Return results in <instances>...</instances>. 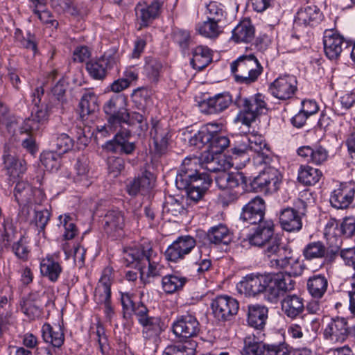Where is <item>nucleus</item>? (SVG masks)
Instances as JSON below:
<instances>
[{"instance_id": "nucleus-1", "label": "nucleus", "mask_w": 355, "mask_h": 355, "mask_svg": "<svg viewBox=\"0 0 355 355\" xmlns=\"http://www.w3.org/2000/svg\"><path fill=\"white\" fill-rule=\"evenodd\" d=\"M295 282L288 277L269 273H251L236 284V289L245 297H256L261 294L270 303L276 304L281 295L294 289Z\"/></svg>"}, {"instance_id": "nucleus-2", "label": "nucleus", "mask_w": 355, "mask_h": 355, "mask_svg": "<svg viewBox=\"0 0 355 355\" xmlns=\"http://www.w3.org/2000/svg\"><path fill=\"white\" fill-rule=\"evenodd\" d=\"M124 262L127 266L136 263L139 266L141 279L156 278L165 275L166 270L160 263L161 256L148 242H144L134 248H125L123 250Z\"/></svg>"}, {"instance_id": "nucleus-3", "label": "nucleus", "mask_w": 355, "mask_h": 355, "mask_svg": "<svg viewBox=\"0 0 355 355\" xmlns=\"http://www.w3.org/2000/svg\"><path fill=\"white\" fill-rule=\"evenodd\" d=\"M220 130L217 123H207L190 138L189 144L198 149L205 147L207 153L219 155L230 145L228 137L220 133Z\"/></svg>"}, {"instance_id": "nucleus-4", "label": "nucleus", "mask_w": 355, "mask_h": 355, "mask_svg": "<svg viewBox=\"0 0 355 355\" xmlns=\"http://www.w3.org/2000/svg\"><path fill=\"white\" fill-rule=\"evenodd\" d=\"M234 80L239 84L250 85L257 81L263 68L253 53L243 54L230 64Z\"/></svg>"}, {"instance_id": "nucleus-5", "label": "nucleus", "mask_w": 355, "mask_h": 355, "mask_svg": "<svg viewBox=\"0 0 355 355\" xmlns=\"http://www.w3.org/2000/svg\"><path fill=\"white\" fill-rule=\"evenodd\" d=\"M234 104L239 109V116L242 123L247 125H250L267 110L265 96L260 93L249 97L239 95L234 100Z\"/></svg>"}, {"instance_id": "nucleus-6", "label": "nucleus", "mask_w": 355, "mask_h": 355, "mask_svg": "<svg viewBox=\"0 0 355 355\" xmlns=\"http://www.w3.org/2000/svg\"><path fill=\"white\" fill-rule=\"evenodd\" d=\"M281 175L279 171L274 167H267L253 180H250L246 191L272 193L279 189Z\"/></svg>"}, {"instance_id": "nucleus-7", "label": "nucleus", "mask_w": 355, "mask_h": 355, "mask_svg": "<svg viewBox=\"0 0 355 355\" xmlns=\"http://www.w3.org/2000/svg\"><path fill=\"white\" fill-rule=\"evenodd\" d=\"M355 338V324L349 326L345 318H331L324 330V337L331 343H343L348 337Z\"/></svg>"}, {"instance_id": "nucleus-8", "label": "nucleus", "mask_w": 355, "mask_h": 355, "mask_svg": "<svg viewBox=\"0 0 355 355\" xmlns=\"http://www.w3.org/2000/svg\"><path fill=\"white\" fill-rule=\"evenodd\" d=\"M103 111L110 123L121 125L123 123H128L129 112L126 108V98L122 95L111 97L104 104Z\"/></svg>"}, {"instance_id": "nucleus-9", "label": "nucleus", "mask_w": 355, "mask_h": 355, "mask_svg": "<svg viewBox=\"0 0 355 355\" xmlns=\"http://www.w3.org/2000/svg\"><path fill=\"white\" fill-rule=\"evenodd\" d=\"M117 63L118 58L115 54L105 53L96 60L87 62L86 70L93 79L102 80L110 71L117 67Z\"/></svg>"}, {"instance_id": "nucleus-10", "label": "nucleus", "mask_w": 355, "mask_h": 355, "mask_svg": "<svg viewBox=\"0 0 355 355\" xmlns=\"http://www.w3.org/2000/svg\"><path fill=\"white\" fill-rule=\"evenodd\" d=\"M211 307L214 317L219 321H227L237 314L239 303L234 297L220 295L212 300Z\"/></svg>"}, {"instance_id": "nucleus-11", "label": "nucleus", "mask_w": 355, "mask_h": 355, "mask_svg": "<svg viewBox=\"0 0 355 355\" xmlns=\"http://www.w3.org/2000/svg\"><path fill=\"white\" fill-rule=\"evenodd\" d=\"M324 52L331 60H337L342 52L351 46L349 42L334 30H326L323 35Z\"/></svg>"}, {"instance_id": "nucleus-12", "label": "nucleus", "mask_w": 355, "mask_h": 355, "mask_svg": "<svg viewBox=\"0 0 355 355\" xmlns=\"http://www.w3.org/2000/svg\"><path fill=\"white\" fill-rule=\"evenodd\" d=\"M172 330L181 340L196 337L200 331V324L197 318L191 314L183 315L173 322Z\"/></svg>"}, {"instance_id": "nucleus-13", "label": "nucleus", "mask_w": 355, "mask_h": 355, "mask_svg": "<svg viewBox=\"0 0 355 355\" xmlns=\"http://www.w3.org/2000/svg\"><path fill=\"white\" fill-rule=\"evenodd\" d=\"M268 89L271 95L279 100L290 99L297 90L296 77L292 75L280 76L270 85Z\"/></svg>"}, {"instance_id": "nucleus-14", "label": "nucleus", "mask_w": 355, "mask_h": 355, "mask_svg": "<svg viewBox=\"0 0 355 355\" xmlns=\"http://www.w3.org/2000/svg\"><path fill=\"white\" fill-rule=\"evenodd\" d=\"M196 245V241L193 236H180L167 248L165 252L166 259L173 262L182 260Z\"/></svg>"}, {"instance_id": "nucleus-15", "label": "nucleus", "mask_w": 355, "mask_h": 355, "mask_svg": "<svg viewBox=\"0 0 355 355\" xmlns=\"http://www.w3.org/2000/svg\"><path fill=\"white\" fill-rule=\"evenodd\" d=\"M199 171H200V166L197 157L185 158L176 175L177 188L184 191L188 189Z\"/></svg>"}, {"instance_id": "nucleus-16", "label": "nucleus", "mask_w": 355, "mask_h": 355, "mask_svg": "<svg viewBox=\"0 0 355 355\" xmlns=\"http://www.w3.org/2000/svg\"><path fill=\"white\" fill-rule=\"evenodd\" d=\"M37 107V110L32 113L31 116L27 119H26L23 124L21 127V132L26 133H34L38 131L41 127L45 124L48 119L51 113L55 112V108L53 105H51V102H49L43 108H39V106Z\"/></svg>"}, {"instance_id": "nucleus-17", "label": "nucleus", "mask_w": 355, "mask_h": 355, "mask_svg": "<svg viewBox=\"0 0 355 355\" xmlns=\"http://www.w3.org/2000/svg\"><path fill=\"white\" fill-rule=\"evenodd\" d=\"M150 135L153 141L155 151L158 155L164 154L171 139V131L168 125L153 119Z\"/></svg>"}, {"instance_id": "nucleus-18", "label": "nucleus", "mask_w": 355, "mask_h": 355, "mask_svg": "<svg viewBox=\"0 0 355 355\" xmlns=\"http://www.w3.org/2000/svg\"><path fill=\"white\" fill-rule=\"evenodd\" d=\"M131 137L130 130H124L118 132L111 140L107 141L103 148L113 153L131 155L136 149L135 142L129 141Z\"/></svg>"}, {"instance_id": "nucleus-19", "label": "nucleus", "mask_w": 355, "mask_h": 355, "mask_svg": "<svg viewBox=\"0 0 355 355\" xmlns=\"http://www.w3.org/2000/svg\"><path fill=\"white\" fill-rule=\"evenodd\" d=\"M131 137L130 130H124L118 132L111 140L107 141L103 148L113 153L131 155L136 149L135 142L129 141Z\"/></svg>"}, {"instance_id": "nucleus-20", "label": "nucleus", "mask_w": 355, "mask_h": 355, "mask_svg": "<svg viewBox=\"0 0 355 355\" xmlns=\"http://www.w3.org/2000/svg\"><path fill=\"white\" fill-rule=\"evenodd\" d=\"M3 169L12 177H19L26 171V163L24 159L17 157L13 146L6 144L2 155Z\"/></svg>"}, {"instance_id": "nucleus-21", "label": "nucleus", "mask_w": 355, "mask_h": 355, "mask_svg": "<svg viewBox=\"0 0 355 355\" xmlns=\"http://www.w3.org/2000/svg\"><path fill=\"white\" fill-rule=\"evenodd\" d=\"M265 210L264 200L260 197H256L243 207L240 219L250 225L260 223L266 220L264 218Z\"/></svg>"}, {"instance_id": "nucleus-22", "label": "nucleus", "mask_w": 355, "mask_h": 355, "mask_svg": "<svg viewBox=\"0 0 355 355\" xmlns=\"http://www.w3.org/2000/svg\"><path fill=\"white\" fill-rule=\"evenodd\" d=\"M215 181L221 190H231L239 187L243 191L248 189V178L241 172L222 171L215 177Z\"/></svg>"}, {"instance_id": "nucleus-23", "label": "nucleus", "mask_w": 355, "mask_h": 355, "mask_svg": "<svg viewBox=\"0 0 355 355\" xmlns=\"http://www.w3.org/2000/svg\"><path fill=\"white\" fill-rule=\"evenodd\" d=\"M325 230L326 234L338 237L336 239L339 242V244H337V248H339L342 243V239L340 238L341 235L349 237L355 233V218H346L342 223L331 218L327 223Z\"/></svg>"}, {"instance_id": "nucleus-24", "label": "nucleus", "mask_w": 355, "mask_h": 355, "mask_svg": "<svg viewBox=\"0 0 355 355\" xmlns=\"http://www.w3.org/2000/svg\"><path fill=\"white\" fill-rule=\"evenodd\" d=\"M250 153L255 155L254 157L257 164L268 165L272 160L271 152L265 139L261 135L248 136Z\"/></svg>"}, {"instance_id": "nucleus-25", "label": "nucleus", "mask_w": 355, "mask_h": 355, "mask_svg": "<svg viewBox=\"0 0 355 355\" xmlns=\"http://www.w3.org/2000/svg\"><path fill=\"white\" fill-rule=\"evenodd\" d=\"M45 293H31L28 296L21 300L20 306L21 311L30 319L35 320L42 315L43 298Z\"/></svg>"}, {"instance_id": "nucleus-26", "label": "nucleus", "mask_w": 355, "mask_h": 355, "mask_svg": "<svg viewBox=\"0 0 355 355\" xmlns=\"http://www.w3.org/2000/svg\"><path fill=\"white\" fill-rule=\"evenodd\" d=\"M355 199V189L347 184H340L330 196V203L336 209L347 208Z\"/></svg>"}, {"instance_id": "nucleus-27", "label": "nucleus", "mask_w": 355, "mask_h": 355, "mask_svg": "<svg viewBox=\"0 0 355 355\" xmlns=\"http://www.w3.org/2000/svg\"><path fill=\"white\" fill-rule=\"evenodd\" d=\"M257 224L254 231L248 235V239L251 245L261 248L275 236L274 235V224L271 220H263Z\"/></svg>"}, {"instance_id": "nucleus-28", "label": "nucleus", "mask_w": 355, "mask_h": 355, "mask_svg": "<svg viewBox=\"0 0 355 355\" xmlns=\"http://www.w3.org/2000/svg\"><path fill=\"white\" fill-rule=\"evenodd\" d=\"M323 19L320 10L314 5H307L302 7L296 13L294 23L298 26H315Z\"/></svg>"}, {"instance_id": "nucleus-29", "label": "nucleus", "mask_w": 355, "mask_h": 355, "mask_svg": "<svg viewBox=\"0 0 355 355\" xmlns=\"http://www.w3.org/2000/svg\"><path fill=\"white\" fill-rule=\"evenodd\" d=\"M212 182L211 178L206 173H198L191 186L186 189V193L189 199L198 202L209 188Z\"/></svg>"}, {"instance_id": "nucleus-30", "label": "nucleus", "mask_w": 355, "mask_h": 355, "mask_svg": "<svg viewBox=\"0 0 355 355\" xmlns=\"http://www.w3.org/2000/svg\"><path fill=\"white\" fill-rule=\"evenodd\" d=\"M299 156L304 159V161L315 165H321L329 157V151L321 145L313 146H304L297 149Z\"/></svg>"}, {"instance_id": "nucleus-31", "label": "nucleus", "mask_w": 355, "mask_h": 355, "mask_svg": "<svg viewBox=\"0 0 355 355\" xmlns=\"http://www.w3.org/2000/svg\"><path fill=\"white\" fill-rule=\"evenodd\" d=\"M112 272L111 268H105L95 288L94 297L95 302L98 304H103L111 300Z\"/></svg>"}, {"instance_id": "nucleus-32", "label": "nucleus", "mask_w": 355, "mask_h": 355, "mask_svg": "<svg viewBox=\"0 0 355 355\" xmlns=\"http://www.w3.org/2000/svg\"><path fill=\"white\" fill-rule=\"evenodd\" d=\"M104 230L110 236L120 235L125 226V216L119 209L109 210L104 216Z\"/></svg>"}, {"instance_id": "nucleus-33", "label": "nucleus", "mask_w": 355, "mask_h": 355, "mask_svg": "<svg viewBox=\"0 0 355 355\" xmlns=\"http://www.w3.org/2000/svg\"><path fill=\"white\" fill-rule=\"evenodd\" d=\"M162 7L159 1H153L148 5L138 3L135 8L137 17L141 21V26H148L155 19L158 17Z\"/></svg>"}, {"instance_id": "nucleus-34", "label": "nucleus", "mask_w": 355, "mask_h": 355, "mask_svg": "<svg viewBox=\"0 0 355 355\" xmlns=\"http://www.w3.org/2000/svg\"><path fill=\"white\" fill-rule=\"evenodd\" d=\"M40 268L42 276L52 283L58 282L62 272L61 263L49 255L41 260Z\"/></svg>"}, {"instance_id": "nucleus-35", "label": "nucleus", "mask_w": 355, "mask_h": 355, "mask_svg": "<svg viewBox=\"0 0 355 355\" xmlns=\"http://www.w3.org/2000/svg\"><path fill=\"white\" fill-rule=\"evenodd\" d=\"M268 309L259 304L248 306V323L257 329H263L268 318Z\"/></svg>"}, {"instance_id": "nucleus-36", "label": "nucleus", "mask_w": 355, "mask_h": 355, "mask_svg": "<svg viewBox=\"0 0 355 355\" xmlns=\"http://www.w3.org/2000/svg\"><path fill=\"white\" fill-rule=\"evenodd\" d=\"M282 309L290 318H295L304 310V300L299 295H287L282 301Z\"/></svg>"}, {"instance_id": "nucleus-37", "label": "nucleus", "mask_w": 355, "mask_h": 355, "mask_svg": "<svg viewBox=\"0 0 355 355\" xmlns=\"http://www.w3.org/2000/svg\"><path fill=\"white\" fill-rule=\"evenodd\" d=\"M279 219L282 228L286 232H297L302 227V217L291 207L282 209L280 211Z\"/></svg>"}, {"instance_id": "nucleus-38", "label": "nucleus", "mask_w": 355, "mask_h": 355, "mask_svg": "<svg viewBox=\"0 0 355 355\" xmlns=\"http://www.w3.org/2000/svg\"><path fill=\"white\" fill-rule=\"evenodd\" d=\"M328 279L324 274H314L309 277L306 282L309 293L314 299H321L328 288Z\"/></svg>"}, {"instance_id": "nucleus-39", "label": "nucleus", "mask_w": 355, "mask_h": 355, "mask_svg": "<svg viewBox=\"0 0 355 355\" xmlns=\"http://www.w3.org/2000/svg\"><path fill=\"white\" fill-rule=\"evenodd\" d=\"M139 324L142 327L144 337L147 339L159 336L164 329V324L159 317L150 315Z\"/></svg>"}, {"instance_id": "nucleus-40", "label": "nucleus", "mask_w": 355, "mask_h": 355, "mask_svg": "<svg viewBox=\"0 0 355 355\" xmlns=\"http://www.w3.org/2000/svg\"><path fill=\"white\" fill-rule=\"evenodd\" d=\"M205 239L209 244L227 245L232 241V235L228 228L223 224L211 227L205 234Z\"/></svg>"}, {"instance_id": "nucleus-41", "label": "nucleus", "mask_w": 355, "mask_h": 355, "mask_svg": "<svg viewBox=\"0 0 355 355\" xmlns=\"http://www.w3.org/2000/svg\"><path fill=\"white\" fill-rule=\"evenodd\" d=\"M232 102V97L228 92L216 94L206 101L207 112L209 114L220 113L226 110Z\"/></svg>"}, {"instance_id": "nucleus-42", "label": "nucleus", "mask_w": 355, "mask_h": 355, "mask_svg": "<svg viewBox=\"0 0 355 355\" xmlns=\"http://www.w3.org/2000/svg\"><path fill=\"white\" fill-rule=\"evenodd\" d=\"M254 37V28L248 19L241 21L232 31V39L236 42H250Z\"/></svg>"}, {"instance_id": "nucleus-43", "label": "nucleus", "mask_w": 355, "mask_h": 355, "mask_svg": "<svg viewBox=\"0 0 355 355\" xmlns=\"http://www.w3.org/2000/svg\"><path fill=\"white\" fill-rule=\"evenodd\" d=\"M198 159L199 160L200 170L205 169L209 172H218L219 173L224 171L225 169L224 160H221L218 155L205 151L202 153L200 157Z\"/></svg>"}, {"instance_id": "nucleus-44", "label": "nucleus", "mask_w": 355, "mask_h": 355, "mask_svg": "<svg viewBox=\"0 0 355 355\" xmlns=\"http://www.w3.org/2000/svg\"><path fill=\"white\" fill-rule=\"evenodd\" d=\"M153 174L150 171H145L141 175L129 180L126 184V190L129 195L136 196L140 189H148L153 180Z\"/></svg>"}, {"instance_id": "nucleus-45", "label": "nucleus", "mask_w": 355, "mask_h": 355, "mask_svg": "<svg viewBox=\"0 0 355 355\" xmlns=\"http://www.w3.org/2000/svg\"><path fill=\"white\" fill-rule=\"evenodd\" d=\"M163 64L160 60L151 56L145 58L144 75L151 83H157L159 80Z\"/></svg>"}, {"instance_id": "nucleus-46", "label": "nucleus", "mask_w": 355, "mask_h": 355, "mask_svg": "<svg viewBox=\"0 0 355 355\" xmlns=\"http://www.w3.org/2000/svg\"><path fill=\"white\" fill-rule=\"evenodd\" d=\"M187 282V277L179 275H165L162 279V286L165 293L172 294L182 290Z\"/></svg>"}, {"instance_id": "nucleus-47", "label": "nucleus", "mask_w": 355, "mask_h": 355, "mask_svg": "<svg viewBox=\"0 0 355 355\" xmlns=\"http://www.w3.org/2000/svg\"><path fill=\"white\" fill-rule=\"evenodd\" d=\"M193 58L191 64L193 69L202 70L211 62L210 49L204 46H198L193 50Z\"/></svg>"}, {"instance_id": "nucleus-48", "label": "nucleus", "mask_w": 355, "mask_h": 355, "mask_svg": "<svg viewBox=\"0 0 355 355\" xmlns=\"http://www.w3.org/2000/svg\"><path fill=\"white\" fill-rule=\"evenodd\" d=\"M79 105L80 116L84 119L85 116L98 110L99 105L97 95L91 90H85L81 97Z\"/></svg>"}, {"instance_id": "nucleus-49", "label": "nucleus", "mask_w": 355, "mask_h": 355, "mask_svg": "<svg viewBox=\"0 0 355 355\" xmlns=\"http://www.w3.org/2000/svg\"><path fill=\"white\" fill-rule=\"evenodd\" d=\"M42 337L46 343H50L54 347H60L64 340V333L59 327L55 328L49 324H44L42 329Z\"/></svg>"}, {"instance_id": "nucleus-50", "label": "nucleus", "mask_w": 355, "mask_h": 355, "mask_svg": "<svg viewBox=\"0 0 355 355\" xmlns=\"http://www.w3.org/2000/svg\"><path fill=\"white\" fill-rule=\"evenodd\" d=\"M322 172L309 165H302L298 170L297 180L306 186L314 185L319 182Z\"/></svg>"}, {"instance_id": "nucleus-51", "label": "nucleus", "mask_w": 355, "mask_h": 355, "mask_svg": "<svg viewBox=\"0 0 355 355\" xmlns=\"http://www.w3.org/2000/svg\"><path fill=\"white\" fill-rule=\"evenodd\" d=\"M223 24L220 22L209 20L198 23L196 30L201 35L211 39H215L223 32Z\"/></svg>"}, {"instance_id": "nucleus-52", "label": "nucleus", "mask_w": 355, "mask_h": 355, "mask_svg": "<svg viewBox=\"0 0 355 355\" xmlns=\"http://www.w3.org/2000/svg\"><path fill=\"white\" fill-rule=\"evenodd\" d=\"M280 262L282 265H284V268H282V269L285 270L287 275H275V276L288 277L292 279V276H300L303 272L304 268L303 263L300 261L298 257H294L293 253L290 254L288 260L285 259Z\"/></svg>"}, {"instance_id": "nucleus-53", "label": "nucleus", "mask_w": 355, "mask_h": 355, "mask_svg": "<svg viewBox=\"0 0 355 355\" xmlns=\"http://www.w3.org/2000/svg\"><path fill=\"white\" fill-rule=\"evenodd\" d=\"M76 175L74 180L83 187H89L92 182L89 180L88 162L84 157L78 158L75 164Z\"/></svg>"}, {"instance_id": "nucleus-54", "label": "nucleus", "mask_w": 355, "mask_h": 355, "mask_svg": "<svg viewBox=\"0 0 355 355\" xmlns=\"http://www.w3.org/2000/svg\"><path fill=\"white\" fill-rule=\"evenodd\" d=\"M33 188L26 181H19L14 189V196L19 205L29 204Z\"/></svg>"}, {"instance_id": "nucleus-55", "label": "nucleus", "mask_w": 355, "mask_h": 355, "mask_svg": "<svg viewBox=\"0 0 355 355\" xmlns=\"http://www.w3.org/2000/svg\"><path fill=\"white\" fill-rule=\"evenodd\" d=\"M65 92L66 87L61 80H59L51 89L49 102H51V105L56 108V110H60V112H62L63 105L66 103Z\"/></svg>"}, {"instance_id": "nucleus-56", "label": "nucleus", "mask_w": 355, "mask_h": 355, "mask_svg": "<svg viewBox=\"0 0 355 355\" xmlns=\"http://www.w3.org/2000/svg\"><path fill=\"white\" fill-rule=\"evenodd\" d=\"M206 15L209 20L222 24L226 22L227 12L224 6L217 1H211L207 5Z\"/></svg>"}, {"instance_id": "nucleus-57", "label": "nucleus", "mask_w": 355, "mask_h": 355, "mask_svg": "<svg viewBox=\"0 0 355 355\" xmlns=\"http://www.w3.org/2000/svg\"><path fill=\"white\" fill-rule=\"evenodd\" d=\"M15 38L19 46L33 51L34 54L37 53V42L34 34L28 32L24 35L21 30L17 29L15 32Z\"/></svg>"}, {"instance_id": "nucleus-58", "label": "nucleus", "mask_w": 355, "mask_h": 355, "mask_svg": "<svg viewBox=\"0 0 355 355\" xmlns=\"http://www.w3.org/2000/svg\"><path fill=\"white\" fill-rule=\"evenodd\" d=\"M263 344L254 335H249L244 339V345L241 351L242 355H261L263 350Z\"/></svg>"}, {"instance_id": "nucleus-59", "label": "nucleus", "mask_w": 355, "mask_h": 355, "mask_svg": "<svg viewBox=\"0 0 355 355\" xmlns=\"http://www.w3.org/2000/svg\"><path fill=\"white\" fill-rule=\"evenodd\" d=\"M51 142L55 152L61 155L67 153L73 146V139L65 133L54 135Z\"/></svg>"}, {"instance_id": "nucleus-60", "label": "nucleus", "mask_w": 355, "mask_h": 355, "mask_svg": "<svg viewBox=\"0 0 355 355\" xmlns=\"http://www.w3.org/2000/svg\"><path fill=\"white\" fill-rule=\"evenodd\" d=\"M61 154L55 151L44 152L41 155V162L47 171H56L60 166Z\"/></svg>"}, {"instance_id": "nucleus-61", "label": "nucleus", "mask_w": 355, "mask_h": 355, "mask_svg": "<svg viewBox=\"0 0 355 355\" xmlns=\"http://www.w3.org/2000/svg\"><path fill=\"white\" fill-rule=\"evenodd\" d=\"M326 254V248L322 242H311L303 250V255L307 260L322 258Z\"/></svg>"}, {"instance_id": "nucleus-62", "label": "nucleus", "mask_w": 355, "mask_h": 355, "mask_svg": "<svg viewBox=\"0 0 355 355\" xmlns=\"http://www.w3.org/2000/svg\"><path fill=\"white\" fill-rule=\"evenodd\" d=\"M187 343L170 345L165 348L162 355H193L196 344L189 340Z\"/></svg>"}, {"instance_id": "nucleus-63", "label": "nucleus", "mask_w": 355, "mask_h": 355, "mask_svg": "<svg viewBox=\"0 0 355 355\" xmlns=\"http://www.w3.org/2000/svg\"><path fill=\"white\" fill-rule=\"evenodd\" d=\"M60 225H62L64 232L63 234L65 240L73 239L78 233V229L73 223V218L69 214L60 215L59 216Z\"/></svg>"}, {"instance_id": "nucleus-64", "label": "nucleus", "mask_w": 355, "mask_h": 355, "mask_svg": "<svg viewBox=\"0 0 355 355\" xmlns=\"http://www.w3.org/2000/svg\"><path fill=\"white\" fill-rule=\"evenodd\" d=\"M261 355H291V347L285 342L265 344Z\"/></svg>"}]
</instances>
